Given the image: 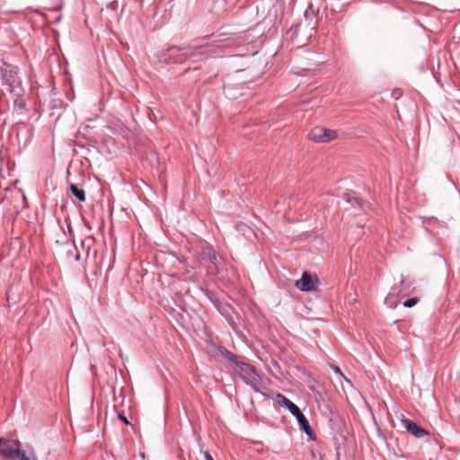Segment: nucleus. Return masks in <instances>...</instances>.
<instances>
[{
    "instance_id": "2",
    "label": "nucleus",
    "mask_w": 460,
    "mask_h": 460,
    "mask_svg": "<svg viewBox=\"0 0 460 460\" xmlns=\"http://www.w3.org/2000/svg\"><path fill=\"white\" fill-rule=\"evenodd\" d=\"M0 83L13 98V110L17 114L27 111L25 101V89L20 75V68L16 65L10 64L4 59L0 60Z\"/></svg>"
},
{
    "instance_id": "28",
    "label": "nucleus",
    "mask_w": 460,
    "mask_h": 460,
    "mask_svg": "<svg viewBox=\"0 0 460 460\" xmlns=\"http://www.w3.org/2000/svg\"><path fill=\"white\" fill-rule=\"evenodd\" d=\"M233 57H234V58H236V57H239V56H238V55H234Z\"/></svg>"
},
{
    "instance_id": "11",
    "label": "nucleus",
    "mask_w": 460,
    "mask_h": 460,
    "mask_svg": "<svg viewBox=\"0 0 460 460\" xmlns=\"http://www.w3.org/2000/svg\"><path fill=\"white\" fill-rule=\"evenodd\" d=\"M208 260L215 266L217 267L218 263L221 261V258H218L217 252L212 247L207 248L205 251Z\"/></svg>"
},
{
    "instance_id": "23",
    "label": "nucleus",
    "mask_w": 460,
    "mask_h": 460,
    "mask_svg": "<svg viewBox=\"0 0 460 460\" xmlns=\"http://www.w3.org/2000/svg\"><path fill=\"white\" fill-rule=\"evenodd\" d=\"M75 261H79V260H80V255H79V254H76V255L75 256Z\"/></svg>"
},
{
    "instance_id": "3",
    "label": "nucleus",
    "mask_w": 460,
    "mask_h": 460,
    "mask_svg": "<svg viewBox=\"0 0 460 460\" xmlns=\"http://www.w3.org/2000/svg\"><path fill=\"white\" fill-rule=\"evenodd\" d=\"M276 402L279 407L285 408L296 418L299 429L305 432L310 439L316 440V435L314 434L309 420L296 403L281 394H278L276 395Z\"/></svg>"
},
{
    "instance_id": "5",
    "label": "nucleus",
    "mask_w": 460,
    "mask_h": 460,
    "mask_svg": "<svg viewBox=\"0 0 460 460\" xmlns=\"http://www.w3.org/2000/svg\"><path fill=\"white\" fill-rule=\"evenodd\" d=\"M4 454L6 460H38L33 447L28 444L23 446L18 439H11L9 448H5Z\"/></svg>"
},
{
    "instance_id": "8",
    "label": "nucleus",
    "mask_w": 460,
    "mask_h": 460,
    "mask_svg": "<svg viewBox=\"0 0 460 460\" xmlns=\"http://www.w3.org/2000/svg\"><path fill=\"white\" fill-rule=\"evenodd\" d=\"M217 351L226 359V363L228 368L233 369L241 361L238 359V357L235 354L232 353L226 348L221 345L217 346Z\"/></svg>"
},
{
    "instance_id": "7",
    "label": "nucleus",
    "mask_w": 460,
    "mask_h": 460,
    "mask_svg": "<svg viewBox=\"0 0 460 460\" xmlns=\"http://www.w3.org/2000/svg\"><path fill=\"white\" fill-rule=\"evenodd\" d=\"M401 421L406 430L416 438H422L429 434L425 429L420 427L417 423L411 420L410 419L402 417Z\"/></svg>"
},
{
    "instance_id": "20",
    "label": "nucleus",
    "mask_w": 460,
    "mask_h": 460,
    "mask_svg": "<svg viewBox=\"0 0 460 460\" xmlns=\"http://www.w3.org/2000/svg\"><path fill=\"white\" fill-rule=\"evenodd\" d=\"M325 407L326 409L330 411V419L332 420V416H333V411H332V408L329 405V403H325Z\"/></svg>"
},
{
    "instance_id": "25",
    "label": "nucleus",
    "mask_w": 460,
    "mask_h": 460,
    "mask_svg": "<svg viewBox=\"0 0 460 460\" xmlns=\"http://www.w3.org/2000/svg\"><path fill=\"white\" fill-rule=\"evenodd\" d=\"M60 9H61V6H58V7H56V8L54 9V11H58V10H60Z\"/></svg>"
},
{
    "instance_id": "14",
    "label": "nucleus",
    "mask_w": 460,
    "mask_h": 460,
    "mask_svg": "<svg viewBox=\"0 0 460 460\" xmlns=\"http://www.w3.org/2000/svg\"><path fill=\"white\" fill-rule=\"evenodd\" d=\"M419 303V299L417 297H412V298H410L408 300H406L404 303H403V305L405 307H412L414 306L415 305H417Z\"/></svg>"
},
{
    "instance_id": "1",
    "label": "nucleus",
    "mask_w": 460,
    "mask_h": 460,
    "mask_svg": "<svg viewBox=\"0 0 460 460\" xmlns=\"http://www.w3.org/2000/svg\"><path fill=\"white\" fill-rule=\"evenodd\" d=\"M244 41L242 36H226L224 33L210 35L190 41L189 44L172 46L157 53L160 63H197L208 58H223L225 50L236 49Z\"/></svg>"
},
{
    "instance_id": "26",
    "label": "nucleus",
    "mask_w": 460,
    "mask_h": 460,
    "mask_svg": "<svg viewBox=\"0 0 460 460\" xmlns=\"http://www.w3.org/2000/svg\"><path fill=\"white\" fill-rule=\"evenodd\" d=\"M57 105H58V102H56V104H54V106L52 108L57 107Z\"/></svg>"
},
{
    "instance_id": "16",
    "label": "nucleus",
    "mask_w": 460,
    "mask_h": 460,
    "mask_svg": "<svg viewBox=\"0 0 460 460\" xmlns=\"http://www.w3.org/2000/svg\"><path fill=\"white\" fill-rule=\"evenodd\" d=\"M305 19H308L309 18V15L312 14L314 15V10H313V4H310L307 7V9L305 11Z\"/></svg>"
},
{
    "instance_id": "12",
    "label": "nucleus",
    "mask_w": 460,
    "mask_h": 460,
    "mask_svg": "<svg viewBox=\"0 0 460 460\" xmlns=\"http://www.w3.org/2000/svg\"><path fill=\"white\" fill-rule=\"evenodd\" d=\"M11 439L0 437V456L3 459H6V456L4 454L5 448H9Z\"/></svg>"
},
{
    "instance_id": "21",
    "label": "nucleus",
    "mask_w": 460,
    "mask_h": 460,
    "mask_svg": "<svg viewBox=\"0 0 460 460\" xmlns=\"http://www.w3.org/2000/svg\"><path fill=\"white\" fill-rule=\"evenodd\" d=\"M204 458H205V460H214V458L212 457V456L208 452H205Z\"/></svg>"
},
{
    "instance_id": "27",
    "label": "nucleus",
    "mask_w": 460,
    "mask_h": 460,
    "mask_svg": "<svg viewBox=\"0 0 460 460\" xmlns=\"http://www.w3.org/2000/svg\"><path fill=\"white\" fill-rule=\"evenodd\" d=\"M57 105H58V102H56V104H54V106L52 108L57 107Z\"/></svg>"
},
{
    "instance_id": "17",
    "label": "nucleus",
    "mask_w": 460,
    "mask_h": 460,
    "mask_svg": "<svg viewBox=\"0 0 460 460\" xmlns=\"http://www.w3.org/2000/svg\"><path fill=\"white\" fill-rule=\"evenodd\" d=\"M119 420H120L124 424L128 425L129 421L128 418L123 413H119L118 415Z\"/></svg>"
},
{
    "instance_id": "13",
    "label": "nucleus",
    "mask_w": 460,
    "mask_h": 460,
    "mask_svg": "<svg viewBox=\"0 0 460 460\" xmlns=\"http://www.w3.org/2000/svg\"><path fill=\"white\" fill-rule=\"evenodd\" d=\"M395 294L390 293L388 296L385 298V304L390 308H395L398 305V302L394 299Z\"/></svg>"
},
{
    "instance_id": "18",
    "label": "nucleus",
    "mask_w": 460,
    "mask_h": 460,
    "mask_svg": "<svg viewBox=\"0 0 460 460\" xmlns=\"http://www.w3.org/2000/svg\"><path fill=\"white\" fill-rule=\"evenodd\" d=\"M308 139L312 140L313 142H316V134L312 131L308 134Z\"/></svg>"
},
{
    "instance_id": "22",
    "label": "nucleus",
    "mask_w": 460,
    "mask_h": 460,
    "mask_svg": "<svg viewBox=\"0 0 460 460\" xmlns=\"http://www.w3.org/2000/svg\"><path fill=\"white\" fill-rule=\"evenodd\" d=\"M303 316H304L305 319H307V320L313 319V317H311V316H309V315H305V314H304Z\"/></svg>"
},
{
    "instance_id": "9",
    "label": "nucleus",
    "mask_w": 460,
    "mask_h": 460,
    "mask_svg": "<svg viewBox=\"0 0 460 460\" xmlns=\"http://www.w3.org/2000/svg\"><path fill=\"white\" fill-rule=\"evenodd\" d=\"M338 137L337 131L331 128H322L321 133L318 134V142L328 143Z\"/></svg>"
},
{
    "instance_id": "15",
    "label": "nucleus",
    "mask_w": 460,
    "mask_h": 460,
    "mask_svg": "<svg viewBox=\"0 0 460 460\" xmlns=\"http://www.w3.org/2000/svg\"><path fill=\"white\" fill-rule=\"evenodd\" d=\"M65 222H66V230H67V234L70 237L74 238V231H73V227H72V224H71V221L69 218H65Z\"/></svg>"
},
{
    "instance_id": "6",
    "label": "nucleus",
    "mask_w": 460,
    "mask_h": 460,
    "mask_svg": "<svg viewBox=\"0 0 460 460\" xmlns=\"http://www.w3.org/2000/svg\"><path fill=\"white\" fill-rule=\"evenodd\" d=\"M296 288L303 292H312L316 289V273L305 271L301 279L296 281Z\"/></svg>"
},
{
    "instance_id": "4",
    "label": "nucleus",
    "mask_w": 460,
    "mask_h": 460,
    "mask_svg": "<svg viewBox=\"0 0 460 460\" xmlns=\"http://www.w3.org/2000/svg\"><path fill=\"white\" fill-rule=\"evenodd\" d=\"M233 370L239 376L245 385L252 387L255 392L261 393V378L253 366L243 361H240Z\"/></svg>"
},
{
    "instance_id": "10",
    "label": "nucleus",
    "mask_w": 460,
    "mask_h": 460,
    "mask_svg": "<svg viewBox=\"0 0 460 460\" xmlns=\"http://www.w3.org/2000/svg\"><path fill=\"white\" fill-rule=\"evenodd\" d=\"M69 190L71 194L80 202H84L86 200L85 191L79 187L77 184L70 183Z\"/></svg>"
},
{
    "instance_id": "24",
    "label": "nucleus",
    "mask_w": 460,
    "mask_h": 460,
    "mask_svg": "<svg viewBox=\"0 0 460 460\" xmlns=\"http://www.w3.org/2000/svg\"><path fill=\"white\" fill-rule=\"evenodd\" d=\"M10 293H11V289L7 291L6 295H7V298L9 299L10 297Z\"/></svg>"
},
{
    "instance_id": "19",
    "label": "nucleus",
    "mask_w": 460,
    "mask_h": 460,
    "mask_svg": "<svg viewBox=\"0 0 460 460\" xmlns=\"http://www.w3.org/2000/svg\"><path fill=\"white\" fill-rule=\"evenodd\" d=\"M333 369H334V371H335L336 373H339L340 375H341V376L344 377V379H345L348 383H350V381H349L347 377H345V376H343L342 372L341 371V369H340L338 367H334V368H333Z\"/></svg>"
}]
</instances>
